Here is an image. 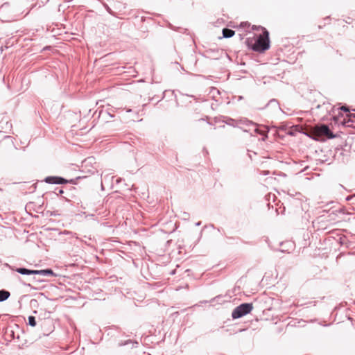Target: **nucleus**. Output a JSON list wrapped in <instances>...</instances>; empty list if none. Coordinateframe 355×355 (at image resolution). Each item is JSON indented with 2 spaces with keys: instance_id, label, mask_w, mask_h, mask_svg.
I'll use <instances>...</instances> for the list:
<instances>
[{
  "instance_id": "obj_22",
  "label": "nucleus",
  "mask_w": 355,
  "mask_h": 355,
  "mask_svg": "<svg viewBox=\"0 0 355 355\" xmlns=\"http://www.w3.org/2000/svg\"><path fill=\"white\" fill-rule=\"evenodd\" d=\"M64 234H71L72 233H71V232H64Z\"/></svg>"
},
{
  "instance_id": "obj_19",
  "label": "nucleus",
  "mask_w": 355,
  "mask_h": 355,
  "mask_svg": "<svg viewBox=\"0 0 355 355\" xmlns=\"http://www.w3.org/2000/svg\"><path fill=\"white\" fill-rule=\"evenodd\" d=\"M92 169H89V171L91 173H94V171L96 170V168L92 166Z\"/></svg>"
},
{
  "instance_id": "obj_14",
  "label": "nucleus",
  "mask_w": 355,
  "mask_h": 355,
  "mask_svg": "<svg viewBox=\"0 0 355 355\" xmlns=\"http://www.w3.org/2000/svg\"><path fill=\"white\" fill-rule=\"evenodd\" d=\"M268 105H277V107H279L278 103H277V100H275V99L270 100L268 102Z\"/></svg>"
},
{
  "instance_id": "obj_2",
  "label": "nucleus",
  "mask_w": 355,
  "mask_h": 355,
  "mask_svg": "<svg viewBox=\"0 0 355 355\" xmlns=\"http://www.w3.org/2000/svg\"><path fill=\"white\" fill-rule=\"evenodd\" d=\"M252 309V303H243L233 310L232 317L233 319L240 318L250 313Z\"/></svg>"
},
{
  "instance_id": "obj_9",
  "label": "nucleus",
  "mask_w": 355,
  "mask_h": 355,
  "mask_svg": "<svg viewBox=\"0 0 355 355\" xmlns=\"http://www.w3.org/2000/svg\"><path fill=\"white\" fill-rule=\"evenodd\" d=\"M93 164H95V158L94 157H89L82 162V167L92 166Z\"/></svg>"
},
{
  "instance_id": "obj_11",
  "label": "nucleus",
  "mask_w": 355,
  "mask_h": 355,
  "mask_svg": "<svg viewBox=\"0 0 355 355\" xmlns=\"http://www.w3.org/2000/svg\"><path fill=\"white\" fill-rule=\"evenodd\" d=\"M265 128H266V130L263 131V130H261L259 129L258 128H255L254 130V132L255 133L263 135L264 133H268V131H269V130H268V128L267 127H265Z\"/></svg>"
},
{
  "instance_id": "obj_12",
  "label": "nucleus",
  "mask_w": 355,
  "mask_h": 355,
  "mask_svg": "<svg viewBox=\"0 0 355 355\" xmlns=\"http://www.w3.org/2000/svg\"><path fill=\"white\" fill-rule=\"evenodd\" d=\"M28 324L31 327H35L36 325V320L34 316H29L28 318Z\"/></svg>"
},
{
  "instance_id": "obj_13",
  "label": "nucleus",
  "mask_w": 355,
  "mask_h": 355,
  "mask_svg": "<svg viewBox=\"0 0 355 355\" xmlns=\"http://www.w3.org/2000/svg\"><path fill=\"white\" fill-rule=\"evenodd\" d=\"M109 178H110L109 174L104 175L103 178L101 182L102 188L103 187V182H106L107 181H108Z\"/></svg>"
},
{
  "instance_id": "obj_5",
  "label": "nucleus",
  "mask_w": 355,
  "mask_h": 355,
  "mask_svg": "<svg viewBox=\"0 0 355 355\" xmlns=\"http://www.w3.org/2000/svg\"><path fill=\"white\" fill-rule=\"evenodd\" d=\"M45 182L48 184H62L67 183L68 181L63 178L58 176H49L44 179Z\"/></svg>"
},
{
  "instance_id": "obj_3",
  "label": "nucleus",
  "mask_w": 355,
  "mask_h": 355,
  "mask_svg": "<svg viewBox=\"0 0 355 355\" xmlns=\"http://www.w3.org/2000/svg\"><path fill=\"white\" fill-rule=\"evenodd\" d=\"M232 121H236V124L234 125V127H238L243 130V132H249L250 131V129H248L247 128H249L250 126H258V124L254 123L253 121L246 119H241L239 120H235V119H230Z\"/></svg>"
},
{
  "instance_id": "obj_8",
  "label": "nucleus",
  "mask_w": 355,
  "mask_h": 355,
  "mask_svg": "<svg viewBox=\"0 0 355 355\" xmlns=\"http://www.w3.org/2000/svg\"><path fill=\"white\" fill-rule=\"evenodd\" d=\"M222 33H223V36L225 38L232 37L235 33L234 31L227 28H223L222 31Z\"/></svg>"
},
{
  "instance_id": "obj_21",
  "label": "nucleus",
  "mask_w": 355,
  "mask_h": 355,
  "mask_svg": "<svg viewBox=\"0 0 355 355\" xmlns=\"http://www.w3.org/2000/svg\"><path fill=\"white\" fill-rule=\"evenodd\" d=\"M200 224H201V222H198V223H196V226H200Z\"/></svg>"
},
{
  "instance_id": "obj_4",
  "label": "nucleus",
  "mask_w": 355,
  "mask_h": 355,
  "mask_svg": "<svg viewBox=\"0 0 355 355\" xmlns=\"http://www.w3.org/2000/svg\"><path fill=\"white\" fill-rule=\"evenodd\" d=\"M316 134L318 136H324L328 139H334L336 137V135H334L328 125L325 124L320 125L316 128Z\"/></svg>"
},
{
  "instance_id": "obj_17",
  "label": "nucleus",
  "mask_w": 355,
  "mask_h": 355,
  "mask_svg": "<svg viewBox=\"0 0 355 355\" xmlns=\"http://www.w3.org/2000/svg\"><path fill=\"white\" fill-rule=\"evenodd\" d=\"M341 110H343V111H345V112H349V108H348V107H347L346 106H343V107H341Z\"/></svg>"
},
{
  "instance_id": "obj_15",
  "label": "nucleus",
  "mask_w": 355,
  "mask_h": 355,
  "mask_svg": "<svg viewBox=\"0 0 355 355\" xmlns=\"http://www.w3.org/2000/svg\"><path fill=\"white\" fill-rule=\"evenodd\" d=\"M230 119H228V121H228V122H227V124L231 125H232V126H234V125H236V121H231Z\"/></svg>"
},
{
  "instance_id": "obj_7",
  "label": "nucleus",
  "mask_w": 355,
  "mask_h": 355,
  "mask_svg": "<svg viewBox=\"0 0 355 355\" xmlns=\"http://www.w3.org/2000/svg\"><path fill=\"white\" fill-rule=\"evenodd\" d=\"M15 270L17 272L25 275H34L35 273L34 270H30L25 268H18Z\"/></svg>"
},
{
  "instance_id": "obj_10",
  "label": "nucleus",
  "mask_w": 355,
  "mask_h": 355,
  "mask_svg": "<svg viewBox=\"0 0 355 355\" xmlns=\"http://www.w3.org/2000/svg\"><path fill=\"white\" fill-rule=\"evenodd\" d=\"M10 295V293L9 291L6 290H1L0 291V302H4L6 300Z\"/></svg>"
},
{
  "instance_id": "obj_16",
  "label": "nucleus",
  "mask_w": 355,
  "mask_h": 355,
  "mask_svg": "<svg viewBox=\"0 0 355 355\" xmlns=\"http://www.w3.org/2000/svg\"><path fill=\"white\" fill-rule=\"evenodd\" d=\"M268 138V133H264V135H263V137L261 139L262 141H266V139Z\"/></svg>"
},
{
  "instance_id": "obj_18",
  "label": "nucleus",
  "mask_w": 355,
  "mask_h": 355,
  "mask_svg": "<svg viewBox=\"0 0 355 355\" xmlns=\"http://www.w3.org/2000/svg\"><path fill=\"white\" fill-rule=\"evenodd\" d=\"M261 174H262L263 175H267L269 174V171H263L261 172Z\"/></svg>"
},
{
  "instance_id": "obj_1",
  "label": "nucleus",
  "mask_w": 355,
  "mask_h": 355,
  "mask_svg": "<svg viewBox=\"0 0 355 355\" xmlns=\"http://www.w3.org/2000/svg\"><path fill=\"white\" fill-rule=\"evenodd\" d=\"M270 48L269 33L263 28V33L257 36L252 50L257 52H263Z\"/></svg>"
},
{
  "instance_id": "obj_6",
  "label": "nucleus",
  "mask_w": 355,
  "mask_h": 355,
  "mask_svg": "<svg viewBox=\"0 0 355 355\" xmlns=\"http://www.w3.org/2000/svg\"><path fill=\"white\" fill-rule=\"evenodd\" d=\"M34 275H40L42 276L54 275V272L51 269L34 270Z\"/></svg>"
},
{
  "instance_id": "obj_23",
  "label": "nucleus",
  "mask_w": 355,
  "mask_h": 355,
  "mask_svg": "<svg viewBox=\"0 0 355 355\" xmlns=\"http://www.w3.org/2000/svg\"><path fill=\"white\" fill-rule=\"evenodd\" d=\"M63 193L62 190H60V193Z\"/></svg>"
},
{
  "instance_id": "obj_20",
  "label": "nucleus",
  "mask_w": 355,
  "mask_h": 355,
  "mask_svg": "<svg viewBox=\"0 0 355 355\" xmlns=\"http://www.w3.org/2000/svg\"><path fill=\"white\" fill-rule=\"evenodd\" d=\"M349 118H351V119H354V118H355V114H349Z\"/></svg>"
}]
</instances>
